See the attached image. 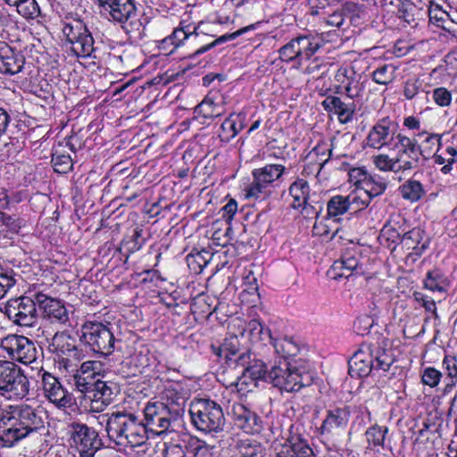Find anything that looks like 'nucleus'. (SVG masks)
<instances>
[{"instance_id":"nucleus-57","label":"nucleus","mask_w":457,"mask_h":457,"mask_svg":"<svg viewBox=\"0 0 457 457\" xmlns=\"http://www.w3.org/2000/svg\"><path fill=\"white\" fill-rule=\"evenodd\" d=\"M447 378H457V358L453 355H445L443 362Z\"/></svg>"},{"instance_id":"nucleus-56","label":"nucleus","mask_w":457,"mask_h":457,"mask_svg":"<svg viewBox=\"0 0 457 457\" xmlns=\"http://www.w3.org/2000/svg\"><path fill=\"white\" fill-rule=\"evenodd\" d=\"M433 99L439 106L445 107L452 102V94L445 87H436L433 90Z\"/></svg>"},{"instance_id":"nucleus-3","label":"nucleus","mask_w":457,"mask_h":457,"mask_svg":"<svg viewBox=\"0 0 457 457\" xmlns=\"http://www.w3.org/2000/svg\"><path fill=\"white\" fill-rule=\"evenodd\" d=\"M106 431L109 437L120 445L139 446L148 438L143 421L126 411H113L109 415Z\"/></svg>"},{"instance_id":"nucleus-53","label":"nucleus","mask_w":457,"mask_h":457,"mask_svg":"<svg viewBox=\"0 0 457 457\" xmlns=\"http://www.w3.org/2000/svg\"><path fill=\"white\" fill-rule=\"evenodd\" d=\"M422 87V81L420 79H410L404 83L403 96L411 100L414 98Z\"/></svg>"},{"instance_id":"nucleus-18","label":"nucleus","mask_w":457,"mask_h":457,"mask_svg":"<svg viewBox=\"0 0 457 457\" xmlns=\"http://www.w3.org/2000/svg\"><path fill=\"white\" fill-rule=\"evenodd\" d=\"M0 348L12 360L23 364L35 363L37 358V349L34 342L24 336L10 334L4 337L1 340Z\"/></svg>"},{"instance_id":"nucleus-15","label":"nucleus","mask_w":457,"mask_h":457,"mask_svg":"<svg viewBox=\"0 0 457 457\" xmlns=\"http://www.w3.org/2000/svg\"><path fill=\"white\" fill-rule=\"evenodd\" d=\"M36 369L37 370V378L41 381L44 396L60 410L72 406L73 395L62 384L59 378L44 370L43 367H36Z\"/></svg>"},{"instance_id":"nucleus-38","label":"nucleus","mask_w":457,"mask_h":457,"mask_svg":"<svg viewBox=\"0 0 457 457\" xmlns=\"http://www.w3.org/2000/svg\"><path fill=\"white\" fill-rule=\"evenodd\" d=\"M399 191L403 199L411 203L419 201L425 195L423 185L413 179H408L400 186Z\"/></svg>"},{"instance_id":"nucleus-17","label":"nucleus","mask_w":457,"mask_h":457,"mask_svg":"<svg viewBox=\"0 0 457 457\" xmlns=\"http://www.w3.org/2000/svg\"><path fill=\"white\" fill-rule=\"evenodd\" d=\"M79 392L84 395L88 409L93 412L103 411L112 401V388L105 381L96 379L95 382L78 380Z\"/></svg>"},{"instance_id":"nucleus-29","label":"nucleus","mask_w":457,"mask_h":457,"mask_svg":"<svg viewBox=\"0 0 457 457\" xmlns=\"http://www.w3.org/2000/svg\"><path fill=\"white\" fill-rule=\"evenodd\" d=\"M25 59L22 54L4 45L0 47V72L5 75H15L23 69Z\"/></svg>"},{"instance_id":"nucleus-23","label":"nucleus","mask_w":457,"mask_h":457,"mask_svg":"<svg viewBox=\"0 0 457 457\" xmlns=\"http://www.w3.org/2000/svg\"><path fill=\"white\" fill-rule=\"evenodd\" d=\"M36 302L43 318L51 323L65 324L69 320L68 311L61 300L37 293Z\"/></svg>"},{"instance_id":"nucleus-63","label":"nucleus","mask_w":457,"mask_h":457,"mask_svg":"<svg viewBox=\"0 0 457 457\" xmlns=\"http://www.w3.org/2000/svg\"><path fill=\"white\" fill-rule=\"evenodd\" d=\"M445 152L449 155V157L447 158V163L444 165L441 169V171L444 174H447L452 170L453 164L455 162V157L457 155V150L453 146H448Z\"/></svg>"},{"instance_id":"nucleus-32","label":"nucleus","mask_w":457,"mask_h":457,"mask_svg":"<svg viewBox=\"0 0 457 457\" xmlns=\"http://www.w3.org/2000/svg\"><path fill=\"white\" fill-rule=\"evenodd\" d=\"M402 244L407 249H411L414 254L420 256L428 247L429 238L423 229L414 228L403 234Z\"/></svg>"},{"instance_id":"nucleus-12","label":"nucleus","mask_w":457,"mask_h":457,"mask_svg":"<svg viewBox=\"0 0 457 457\" xmlns=\"http://www.w3.org/2000/svg\"><path fill=\"white\" fill-rule=\"evenodd\" d=\"M417 136L420 138H424L419 143L416 137L407 136L403 150L411 165V170L419 167L421 159L429 160L441 146V136L438 134L423 131Z\"/></svg>"},{"instance_id":"nucleus-25","label":"nucleus","mask_w":457,"mask_h":457,"mask_svg":"<svg viewBox=\"0 0 457 457\" xmlns=\"http://www.w3.org/2000/svg\"><path fill=\"white\" fill-rule=\"evenodd\" d=\"M277 457H316L307 441L299 436H291L283 442L275 443Z\"/></svg>"},{"instance_id":"nucleus-7","label":"nucleus","mask_w":457,"mask_h":457,"mask_svg":"<svg viewBox=\"0 0 457 457\" xmlns=\"http://www.w3.org/2000/svg\"><path fill=\"white\" fill-rule=\"evenodd\" d=\"M407 136L398 132V125L389 117L378 120L366 137L367 145L376 150L386 148L404 150Z\"/></svg>"},{"instance_id":"nucleus-58","label":"nucleus","mask_w":457,"mask_h":457,"mask_svg":"<svg viewBox=\"0 0 457 457\" xmlns=\"http://www.w3.org/2000/svg\"><path fill=\"white\" fill-rule=\"evenodd\" d=\"M16 284L15 278L7 272L0 271V299Z\"/></svg>"},{"instance_id":"nucleus-5","label":"nucleus","mask_w":457,"mask_h":457,"mask_svg":"<svg viewBox=\"0 0 457 457\" xmlns=\"http://www.w3.org/2000/svg\"><path fill=\"white\" fill-rule=\"evenodd\" d=\"M184 399L178 397L170 403L148 402L144 408L143 426L148 432L161 436L167 433L172 423L178 421L184 414Z\"/></svg>"},{"instance_id":"nucleus-30","label":"nucleus","mask_w":457,"mask_h":457,"mask_svg":"<svg viewBox=\"0 0 457 457\" xmlns=\"http://www.w3.org/2000/svg\"><path fill=\"white\" fill-rule=\"evenodd\" d=\"M271 341L276 353L283 359L282 361L297 359L298 355H302V353L306 351L304 345L293 337L286 336Z\"/></svg>"},{"instance_id":"nucleus-4","label":"nucleus","mask_w":457,"mask_h":457,"mask_svg":"<svg viewBox=\"0 0 457 457\" xmlns=\"http://www.w3.org/2000/svg\"><path fill=\"white\" fill-rule=\"evenodd\" d=\"M395 362L394 351L378 344H363L348 361L352 377H367L372 370L387 371Z\"/></svg>"},{"instance_id":"nucleus-36","label":"nucleus","mask_w":457,"mask_h":457,"mask_svg":"<svg viewBox=\"0 0 457 457\" xmlns=\"http://www.w3.org/2000/svg\"><path fill=\"white\" fill-rule=\"evenodd\" d=\"M424 287L432 292H446L449 281L445 274L439 270H433L427 273L424 278Z\"/></svg>"},{"instance_id":"nucleus-54","label":"nucleus","mask_w":457,"mask_h":457,"mask_svg":"<svg viewBox=\"0 0 457 457\" xmlns=\"http://www.w3.org/2000/svg\"><path fill=\"white\" fill-rule=\"evenodd\" d=\"M349 181L353 183L356 187H363L369 173L363 168H352L348 171Z\"/></svg>"},{"instance_id":"nucleus-42","label":"nucleus","mask_w":457,"mask_h":457,"mask_svg":"<svg viewBox=\"0 0 457 457\" xmlns=\"http://www.w3.org/2000/svg\"><path fill=\"white\" fill-rule=\"evenodd\" d=\"M350 210L347 197L344 195H334L327 204L328 216L330 218H336L343 215Z\"/></svg>"},{"instance_id":"nucleus-16","label":"nucleus","mask_w":457,"mask_h":457,"mask_svg":"<svg viewBox=\"0 0 457 457\" xmlns=\"http://www.w3.org/2000/svg\"><path fill=\"white\" fill-rule=\"evenodd\" d=\"M36 298L29 296L11 298L4 307V312L8 319L20 327L33 328L37 325L38 314Z\"/></svg>"},{"instance_id":"nucleus-31","label":"nucleus","mask_w":457,"mask_h":457,"mask_svg":"<svg viewBox=\"0 0 457 457\" xmlns=\"http://www.w3.org/2000/svg\"><path fill=\"white\" fill-rule=\"evenodd\" d=\"M205 37V34H200L197 31V28L195 26L184 24V22L182 21L180 22L178 28L174 29L171 35H170L162 40V44H170L174 46V48H177L186 39H190L194 37L195 39H197L199 42H202Z\"/></svg>"},{"instance_id":"nucleus-34","label":"nucleus","mask_w":457,"mask_h":457,"mask_svg":"<svg viewBox=\"0 0 457 457\" xmlns=\"http://www.w3.org/2000/svg\"><path fill=\"white\" fill-rule=\"evenodd\" d=\"M48 349L59 356L70 355L71 353L76 351L75 339L65 332H56Z\"/></svg>"},{"instance_id":"nucleus-22","label":"nucleus","mask_w":457,"mask_h":457,"mask_svg":"<svg viewBox=\"0 0 457 457\" xmlns=\"http://www.w3.org/2000/svg\"><path fill=\"white\" fill-rule=\"evenodd\" d=\"M351 415L350 407H331L326 411L325 419L320 428L322 436H338L343 433Z\"/></svg>"},{"instance_id":"nucleus-9","label":"nucleus","mask_w":457,"mask_h":457,"mask_svg":"<svg viewBox=\"0 0 457 457\" xmlns=\"http://www.w3.org/2000/svg\"><path fill=\"white\" fill-rule=\"evenodd\" d=\"M29 390V380L21 367L12 361H0V391L9 398L23 399Z\"/></svg>"},{"instance_id":"nucleus-6","label":"nucleus","mask_w":457,"mask_h":457,"mask_svg":"<svg viewBox=\"0 0 457 457\" xmlns=\"http://www.w3.org/2000/svg\"><path fill=\"white\" fill-rule=\"evenodd\" d=\"M189 414L193 425L204 433H219L225 426L222 408L210 399H195L191 402Z\"/></svg>"},{"instance_id":"nucleus-24","label":"nucleus","mask_w":457,"mask_h":457,"mask_svg":"<svg viewBox=\"0 0 457 457\" xmlns=\"http://www.w3.org/2000/svg\"><path fill=\"white\" fill-rule=\"evenodd\" d=\"M396 153L395 156L390 157L386 154H379L372 156V163L380 171H392L395 174H404L411 171V165L403 149H391Z\"/></svg>"},{"instance_id":"nucleus-2","label":"nucleus","mask_w":457,"mask_h":457,"mask_svg":"<svg viewBox=\"0 0 457 457\" xmlns=\"http://www.w3.org/2000/svg\"><path fill=\"white\" fill-rule=\"evenodd\" d=\"M313 378L312 365L303 356L291 361H279L269 370V380L281 392H298L312 385Z\"/></svg>"},{"instance_id":"nucleus-52","label":"nucleus","mask_w":457,"mask_h":457,"mask_svg":"<svg viewBox=\"0 0 457 457\" xmlns=\"http://www.w3.org/2000/svg\"><path fill=\"white\" fill-rule=\"evenodd\" d=\"M413 298L415 302H417L426 310V312H431L435 315V317H437L436 303L431 297L424 295L421 292H414Z\"/></svg>"},{"instance_id":"nucleus-44","label":"nucleus","mask_w":457,"mask_h":457,"mask_svg":"<svg viewBox=\"0 0 457 457\" xmlns=\"http://www.w3.org/2000/svg\"><path fill=\"white\" fill-rule=\"evenodd\" d=\"M395 71L396 67L392 63L380 65L372 72V79L377 84L386 86L395 79Z\"/></svg>"},{"instance_id":"nucleus-33","label":"nucleus","mask_w":457,"mask_h":457,"mask_svg":"<svg viewBox=\"0 0 457 457\" xmlns=\"http://www.w3.org/2000/svg\"><path fill=\"white\" fill-rule=\"evenodd\" d=\"M321 105L327 112L337 114L341 123H347L353 119V104H347L337 96L326 97Z\"/></svg>"},{"instance_id":"nucleus-64","label":"nucleus","mask_w":457,"mask_h":457,"mask_svg":"<svg viewBox=\"0 0 457 457\" xmlns=\"http://www.w3.org/2000/svg\"><path fill=\"white\" fill-rule=\"evenodd\" d=\"M11 121V117L7 111L0 107V138L6 133Z\"/></svg>"},{"instance_id":"nucleus-55","label":"nucleus","mask_w":457,"mask_h":457,"mask_svg":"<svg viewBox=\"0 0 457 457\" xmlns=\"http://www.w3.org/2000/svg\"><path fill=\"white\" fill-rule=\"evenodd\" d=\"M328 72L327 64L320 62L318 59H314L306 68L305 73L312 75L313 79L322 78Z\"/></svg>"},{"instance_id":"nucleus-60","label":"nucleus","mask_w":457,"mask_h":457,"mask_svg":"<svg viewBox=\"0 0 457 457\" xmlns=\"http://www.w3.org/2000/svg\"><path fill=\"white\" fill-rule=\"evenodd\" d=\"M414 6L411 4H401V7L398 9L397 15L400 19L403 20L408 24H411L415 20L411 13Z\"/></svg>"},{"instance_id":"nucleus-10","label":"nucleus","mask_w":457,"mask_h":457,"mask_svg":"<svg viewBox=\"0 0 457 457\" xmlns=\"http://www.w3.org/2000/svg\"><path fill=\"white\" fill-rule=\"evenodd\" d=\"M235 362L244 368L242 375L235 384L231 385L240 395L253 391L256 387V382L261 379L269 380V371L266 364L262 360H251L248 352L237 356Z\"/></svg>"},{"instance_id":"nucleus-51","label":"nucleus","mask_w":457,"mask_h":457,"mask_svg":"<svg viewBox=\"0 0 457 457\" xmlns=\"http://www.w3.org/2000/svg\"><path fill=\"white\" fill-rule=\"evenodd\" d=\"M441 378V371L433 367H427L422 372L421 381L426 386L435 387L439 384Z\"/></svg>"},{"instance_id":"nucleus-45","label":"nucleus","mask_w":457,"mask_h":457,"mask_svg":"<svg viewBox=\"0 0 457 457\" xmlns=\"http://www.w3.org/2000/svg\"><path fill=\"white\" fill-rule=\"evenodd\" d=\"M242 129V125H240L239 128L237 127V120L233 118V115H230L222 122L219 132V137L223 142H229Z\"/></svg>"},{"instance_id":"nucleus-11","label":"nucleus","mask_w":457,"mask_h":457,"mask_svg":"<svg viewBox=\"0 0 457 457\" xmlns=\"http://www.w3.org/2000/svg\"><path fill=\"white\" fill-rule=\"evenodd\" d=\"M322 45V39L317 35H300L278 49L279 59L285 62L297 61L301 63L309 60Z\"/></svg>"},{"instance_id":"nucleus-47","label":"nucleus","mask_w":457,"mask_h":457,"mask_svg":"<svg viewBox=\"0 0 457 457\" xmlns=\"http://www.w3.org/2000/svg\"><path fill=\"white\" fill-rule=\"evenodd\" d=\"M212 96H207L198 105L199 112L206 118L218 117L222 114V106Z\"/></svg>"},{"instance_id":"nucleus-49","label":"nucleus","mask_w":457,"mask_h":457,"mask_svg":"<svg viewBox=\"0 0 457 457\" xmlns=\"http://www.w3.org/2000/svg\"><path fill=\"white\" fill-rule=\"evenodd\" d=\"M247 29H248V28L238 29L237 31H236L234 33L223 35L210 43H206L205 45H204L203 46H201L197 50H195V53L191 55V57L202 54L205 53L206 51L210 50L211 48L214 47L218 44L224 43L228 40H233L236 37H237L238 36L242 35Z\"/></svg>"},{"instance_id":"nucleus-59","label":"nucleus","mask_w":457,"mask_h":457,"mask_svg":"<svg viewBox=\"0 0 457 457\" xmlns=\"http://www.w3.org/2000/svg\"><path fill=\"white\" fill-rule=\"evenodd\" d=\"M373 325V320L370 316L359 317L353 323L356 333L364 335L370 332Z\"/></svg>"},{"instance_id":"nucleus-20","label":"nucleus","mask_w":457,"mask_h":457,"mask_svg":"<svg viewBox=\"0 0 457 457\" xmlns=\"http://www.w3.org/2000/svg\"><path fill=\"white\" fill-rule=\"evenodd\" d=\"M365 258L361 256L356 247L346 250L331 267L334 278H349L350 276L362 275L365 272Z\"/></svg>"},{"instance_id":"nucleus-62","label":"nucleus","mask_w":457,"mask_h":457,"mask_svg":"<svg viewBox=\"0 0 457 457\" xmlns=\"http://www.w3.org/2000/svg\"><path fill=\"white\" fill-rule=\"evenodd\" d=\"M12 233H18L22 226L21 220L16 216L7 214L4 220L2 222Z\"/></svg>"},{"instance_id":"nucleus-39","label":"nucleus","mask_w":457,"mask_h":457,"mask_svg":"<svg viewBox=\"0 0 457 457\" xmlns=\"http://www.w3.org/2000/svg\"><path fill=\"white\" fill-rule=\"evenodd\" d=\"M240 457H266V448L253 439H241L237 442Z\"/></svg>"},{"instance_id":"nucleus-21","label":"nucleus","mask_w":457,"mask_h":457,"mask_svg":"<svg viewBox=\"0 0 457 457\" xmlns=\"http://www.w3.org/2000/svg\"><path fill=\"white\" fill-rule=\"evenodd\" d=\"M101 12L110 21L126 23L137 15L134 0H97Z\"/></svg>"},{"instance_id":"nucleus-1","label":"nucleus","mask_w":457,"mask_h":457,"mask_svg":"<svg viewBox=\"0 0 457 457\" xmlns=\"http://www.w3.org/2000/svg\"><path fill=\"white\" fill-rule=\"evenodd\" d=\"M44 428L43 411L28 404L0 411V446L10 448Z\"/></svg>"},{"instance_id":"nucleus-37","label":"nucleus","mask_w":457,"mask_h":457,"mask_svg":"<svg viewBox=\"0 0 457 457\" xmlns=\"http://www.w3.org/2000/svg\"><path fill=\"white\" fill-rule=\"evenodd\" d=\"M309 192L310 187L306 180L299 179L295 181L289 187V194L294 199L292 203L293 208H300L306 204L309 198Z\"/></svg>"},{"instance_id":"nucleus-41","label":"nucleus","mask_w":457,"mask_h":457,"mask_svg":"<svg viewBox=\"0 0 457 457\" xmlns=\"http://www.w3.org/2000/svg\"><path fill=\"white\" fill-rule=\"evenodd\" d=\"M245 332L248 333L252 341H263L266 337L270 340H273L270 330L264 328L257 320H252L245 325L242 335Z\"/></svg>"},{"instance_id":"nucleus-43","label":"nucleus","mask_w":457,"mask_h":457,"mask_svg":"<svg viewBox=\"0 0 457 457\" xmlns=\"http://www.w3.org/2000/svg\"><path fill=\"white\" fill-rule=\"evenodd\" d=\"M346 197L350 209H353L354 212L368 207L372 199L362 187H356Z\"/></svg>"},{"instance_id":"nucleus-35","label":"nucleus","mask_w":457,"mask_h":457,"mask_svg":"<svg viewBox=\"0 0 457 457\" xmlns=\"http://www.w3.org/2000/svg\"><path fill=\"white\" fill-rule=\"evenodd\" d=\"M103 371V364L99 361H84L80 368L73 375L74 386L78 389V380L85 379L86 382H95L96 376Z\"/></svg>"},{"instance_id":"nucleus-26","label":"nucleus","mask_w":457,"mask_h":457,"mask_svg":"<svg viewBox=\"0 0 457 457\" xmlns=\"http://www.w3.org/2000/svg\"><path fill=\"white\" fill-rule=\"evenodd\" d=\"M231 416L235 425L247 434L259 433L262 428L261 418L242 403H234Z\"/></svg>"},{"instance_id":"nucleus-8","label":"nucleus","mask_w":457,"mask_h":457,"mask_svg":"<svg viewBox=\"0 0 457 457\" xmlns=\"http://www.w3.org/2000/svg\"><path fill=\"white\" fill-rule=\"evenodd\" d=\"M286 168L281 164H266L252 171L253 181L245 189V197L248 200H266L271 195L272 184L284 173Z\"/></svg>"},{"instance_id":"nucleus-13","label":"nucleus","mask_w":457,"mask_h":457,"mask_svg":"<svg viewBox=\"0 0 457 457\" xmlns=\"http://www.w3.org/2000/svg\"><path fill=\"white\" fill-rule=\"evenodd\" d=\"M66 42L71 45V52L77 57H91L94 51V38L86 24L80 20L66 22L62 27Z\"/></svg>"},{"instance_id":"nucleus-27","label":"nucleus","mask_w":457,"mask_h":457,"mask_svg":"<svg viewBox=\"0 0 457 457\" xmlns=\"http://www.w3.org/2000/svg\"><path fill=\"white\" fill-rule=\"evenodd\" d=\"M336 80L344 88L345 95L354 99L360 97L364 91V82L352 66L340 67L335 76Z\"/></svg>"},{"instance_id":"nucleus-19","label":"nucleus","mask_w":457,"mask_h":457,"mask_svg":"<svg viewBox=\"0 0 457 457\" xmlns=\"http://www.w3.org/2000/svg\"><path fill=\"white\" fill-rule=\"evenodd\" d=\"M69 434L71 445L76 447L80 456H93L99 447L100 441L96 431L86 424L71 423Z\"/></svg>"},{"instance_id":"nucleus-50","label":"nucleus","mask_w":457,"mask_h":457,"mask_svg":"<svg viewBox=\"0 0 457 457\" xmlns=\"http://www.w3.org/2000/svg\"><path fill=\"white\" fill-rule=\"evenodd\" d=\"M17 12L27 20H34L40 16V7L36 0H26L20 5Z\"/></svg>"},{"instance_id":"nucleus-48","label":"nucleus","mask_w":457,"mask_h":457,"mask_svg":"<svg viewBox=\"0 0 457 457\" xmlns=\"http://www.w3.org/2000/svg\"><path fill=\"white\" fill-rule=\"evenodd\" d=\"M51 162L54 171L61 174L68 173L73 166L72 160L69 154H53Z\"/></svg>"},{"instance_id":"nucleus-46","label":"nucleus","mask_w":457,"mask_h":457,"mask_svg":"<svg viewBox=\"0 0 457 457\" xmlns=\"http://www.w3.org/2000/svg\"><path fill=\"white\" fill-rule=\"evenodd\" d=\"M238 340L237 337L232 338L230 341L225 340L222 345L215 347L212 346L213 353L219 358H224L227 361H231L233 356H236L237 349Z\"/></svg>"},{"instance_id":"nucleus-61","label":"nucleus","mask_w":457,"mask_h":457,"mask_svg":"<svg viewBox=\"0 0 457 457\" xmlns=\"http://www.w3.org/2000/svg\"><path fill=\"white\" fill-rule=\"evenodd\" d=\"M237 211V204L236 200H229L220 210L221 217L227 221H230Z\"/></svg>"},{"instance_id":"nucleus-14","label":"nucleus","mask_w":457,"mask_h":457,"mask_svg":"<svg viewBox=\"0 0 457 457\" xmlns=\"http://www.w3.org/2000/svg\"><path fill=\"white\" fill-rule=\"evenodd\" d=\"M82 339L97 353L111 354L115 349L117 342L111 328L100 322H86L82 327Z\"/></svg>"},{"instance_id":"nucleus-40","label":"nucleus","mask_w":457,"mask_h":457,"mask_svg":"<svg viewBox=\"0 0 457 457\" xmlns=\"http://www.w3.org/2000/svg\"><path fill=\"white\" fill-rule=\"evenodd\" d=\"M387 187V181L378 174H369L362 189L374 198L382 195Z\"/></svg>"},{"instance_id":"nucleus-28","label":"nucleus","mask_w":457,"mask_h":457,"mask_svg":"<svg viewBox=\"0 0 457 457\" xmlns=\"http://www.w3.org/2000/svg\"><path fill=\"white\" fill-rule=\"evenodd\" d=\"M389 428L386 426L374 424L365 432L368 449L375 453L392 451L391 438L388 436Z\"/></svg>"}]
</instances>
